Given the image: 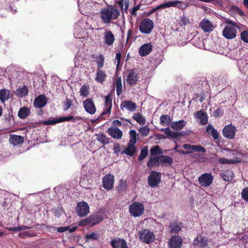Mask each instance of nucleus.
<instances>
[{
  "instance_id": "1",
  "label": "nucleus",
  "mask_w": 248,
  "mask_h": 248,
  "mask_svg": "<svg viewBox=\"0 0 248 248\" xmlns=\"http://www.w3.org/2000/svg\"><path fill=\"white\" fill-rule=\"evenodd\" d=\"M120 15V11L114 5L107 4L106 7L101 9L100 17L102 22L108 24L117 19Z\"/></svg>"
},
{
  "instance_id": "2",
  "label": "nucleus",
  "mask_w": 248,
  "mask_h": 248,
  "mask_svg": "<svg viewBox=\"0 0 248 248\" xmlns=\"http://www.w3.org/2000/svg\"><path fill=\"white\" fill-rule=\"evenodd\" d=\"M227 24L222 31L223 36L227 39H232L236 37L238 28L237 23L230 19L226 21Z\"/></svg>"
},
{
  "instance_id": "3",
  "label": "nucleus",
  "mask_w": 248,
  "mask_h": 248,
  "mask_svg": "<svg viewBox=\"0 0 248 248\" xmlns=\"http://www.w3.org/2000/svg\"><path fill=\"white\" fill-rule=\"evenodd\" d=\"M82 119V118L80 116H76L74 117L72 115H69L66 117H60L57 119H55L54 118H53L52 119H49L45 121L44 122V124L45 125H53L64 121L68 122L72 121L73 122H76L78 121H81Z\"/></svg>"
},
{
  "instance_id": "4",
  "label": "nucleus",
  "mask_w": 248,
  "mask_h": 248,
  "mask_svg": "<svg viewBox=\"0 0 248 248\" xmlns=\"http://www.w3.org/2000/svg\"><path fill=\"white\" fill-rule=\"evenodd\" d=\"M144 211V205L140 202H134L129 206V212L130 215L134 217H139L142 216Z\"/></svg>"
},
{
  "instance_id": "5",
  "label": "nucleus",
  "mask_w": 248,
  "mask_h": 248,
  "mask_svg": "<svg viewBox=\"0 0 248 248\" xmlns=\"http://www.w3.org/2000/svg\"><path fill=\"white\" fill-rule=\"evenodd\" d=\"M154 28V23L152 20L145 18L142 19L139 25L140 32L146 34H150Z\"/></svg>"
},
{
  "instance_id": "6",
  "label": "nucleus",
  "mask_w": 248,
  "mask_h": 248,
  "mask_svg": "<svg viewBox=\"0 0 248 248\" xmlns=\"http://www.w3.org/2000/svg\"><path fill=\"white\" fill-rule=\"evenodd\" d=\"M140 239L146 244H149L155 240L154 233L148 229H143L139 233Z\"/></svg>"
},
{
  "instance_id": "7",
  "label": "nucleus",
  "mask_w": 248,
  "mask_h": 248,
  "mask_svg": "<svg viewBox=\"0 0 248 248\" xmlns=\"http://www.w3.org/2000/svg\"><path fill=\"white\" fill-rule=\"evenodd\" d=\"M76 210L78 216L84 217L89 213L90 208L86 202L82 201L77 203Z\"/></svg>"
},
{
  "instance_id": "8",
  "label": "nucleus",
  "mask_w": 248,
  "mask_h": 248,
  "mask_svg": "<svg viewBox=\"0 0 248 248\" xmlns=\"http://www.w3.org/2000/svg\"><path fill=\"white\" fill-rule=\"evenodd\" d=\"M213 176L211 173H205L202 174L198 178L200 184L203 187H208L213 183Z\"/></svg>"
},
{
  "instance_id": "9",
  "label": "nucleus",
  "mask_w": 248,
  "mask_h": 248,
  "mask_svg": "<svg viewBox=\"0 0 248 248\" xmlns=\"http://www.w3.org/2000/svg\"><path fill=\"white\" fill-rule=\"evenodd\" d=\"M236 131V127L232 124H230L224 126L222 134L226 138L232 140L234 137Z\"/></svg>"
},
{
  "instance_id": "10",
  "label": "nucleus",
  "mask_w": 248,
  "mask_h": 248,
  "mask_svg": "<svg viewBox=\"0 0 248 248\" xmlns=\"http://www.w3.org/2000/svg\"><path fill=\"white\" fill-rule=\"evenodd\" d=\"M83 107L85 111L90 114H94L96 111V108L92 98H88L83 102Z\"/></svg>"
},
{
  "instance_id": "11",
  "label": "nucleus",
  "mask_w": 248,
  "mask_h": 248,
  "mask_svg": "<svg viewBox=\"0 0 248 248\" xmlns=\"http://www.w3.org/2000/svg\"><path fill=\"white\" fill-rule=\"evenodd\" d=\"M164 133L169 138L177 139L179 137L189 135V131H182L181 132H174L170 128H166L164 129Z\"/></svg>"
},
{
  "instance_id": "12",
  "label": "nucleus",
  "mask_w": 248,
  "mask_h": 248,
  "mask_svg": "<svg viewBox=\"0 0 248 248\" xmlns=\"http://www.w3.org/2000/svg\"><path fill=\"white\" fill-rule=\"evenodd\" d=\"M160 182V174L156 171H152L148 176V185L152 187H155Z\"/></svg>"
},
{
  "instance_id": "13",
  "label": "nucleus",
  "mask_w": 248,
  "mask_h": 248,
  "mask_svg": "<svg viewBox=\"0 0 248 248\" xmlns=\"http://www.w3.org/2000/svg\"><path fill=\"white\" fill-rule=\"evenodd\" d=\"M114 177L113 175L108 174L103 178V186L107 190L111 189L113 187Z\"/></svg>"
},
{
  "instance_id": "14",
  "label": "nucleus",
  "mask_w": 248,
  "mask_h": 248,
  "mask_svg": "<svg viewBox=\"0 0 248 248\" xmlns=\"http://www.w3.org/2000/svg\"><path fill=\"white\" fill-rule=\"evenodd\" d=\"M183 244V240L181 236L178 235L172 236L169 241L170 248H181Z\"/></svg>"
},
{
  "instance_id": "15",
  "label": "nucleus",
  "mask_w": 248,
  "mask_h": 248,
  "mask_svg": "<svg viewBox=\"0 0 248 248\" xmlns=\"http://www.w3.org/2000/svg\"><path fill=\"white\" fill-rule=\"evenodd\" d=\"M105 109L102 113L101 115L102 116L108 114H110L112 107L111 95L110 94H108L105 96Z\"/></svg>"
},
{
  "instance_id": "16",
  "label": "nucleus",
  "mask_w": 248,
  "mask_h": 248,
  "mask_svg": "<svg viewBox=\"0 0 248 248\" xmlns=\"http://www.w3.org/2000/svg\"><path fill=\"white\" fill-rule=\"evenodd\" d=\"M112 248H128L127 243L124 239L115 238L110 243Z\"/></svg>"
},
{
  "instance_id": "17",
  "label": "nucleus",
  "mask_w": 248,
  "mask_h": 248,
  "mask_svg": "<svg viewBox=\"0 0 248 248\" xmlns=\"http://www.w3.org/2000/svg\"><path fill=\"white\" fill-rule=\"evenodd\" d=\"M47 102V98L44 94L39 95L35 98L33 102V106L35 108H41L44 107Z\"/></svg>"
},
{
  "instance_id": "18",
  "label": "nucleus",
  "mask_w": 248,
  "mask_h": 248,
  "mask_svg": "<svg viewBox=\"0 0 248 248\" xmlns=\"http://www.w3.org/2000/svg\"><path fill=\"white\" fill-rule=\"evenodd\" d=\"M138 81V74H137L135 69H133L129 71L126 78V81L128 84L130 85H135Z\"/></svg>"
},
{
  "instance_id": "19",
  "label": "nucleus",
  "mask_w": 248,
  "mask_h": 248,
  "mask_svg": "<svg viewBox=\"0 0 248 248\" xmlns=\"http://www.w3.org/2000/svg\"><path fill=\"white\" fill-rule=\"evenodd\" d=\"M107 132L111 137L116 140L121 139L123 137L122 130L117 127L108 128Z\"/></svg>"
},
{
  "instance_id": "20",
  "label": "nucleus",
  "mask_w": 248,
  "mask_h": 248,
  "mask_svg": "<svg viewBox=\"0 0 248 248\" xmlns=\"http://www.w3.org/2000/svg\"><path fill=\"white\" fill-rule=\"evenodd\" d=\"M153 49V46L151 43L144 44L139 49V53L142 57L149 55Z\"/></svg>"
},
{
  "instance_id": "21",
  "label": "nucleus",
  "mask_w": 248,
  "mask_h": 248,
  "mask_svg": "<svg viewBox=\"0 0 248 248\" xmlns=\"http://www.w3.org/2000/svg\"><path fill=\"white\" fill-rule=\"evenodd\" d=\"M120 108L121 109L125 108L131 112H134L136 109L137 105L131 100H124L121 103Z\"/></svg>"
},
{
  "instance_id": "22",
  "label": "nucleus",
  "mask_w": 248,
  "mask_h": 248,
  "mask_svg": "<svg viewBox=\"0 0 248 248\" xmlns=\"http://www.w3.org/2000/svg\"><path fill=\"white\" fill-rule=\"evenodd\" d=\"M200 27L205 32H211L214 29L212 22L206 19H203L201 21Z\"/></svg>"
},
{
  "instance_id": "23",
  "label": "nucleus",
  "mask_w": 248,
  "mask_h": 248,
  "mask_svg": "<svg viewBox=\"0 0 248 248\" xmlns=\"http://www.w3.org/2000/svg\"><path fill=\"white\" fill-rule=\"evenodd\" d=\"M104 39L105 44L107 46L112 45L115 40L114 35L110 31H106L104 33Z\"/></svg>"
},
{
  "instance_id": "24",
  "label": "nucleus",
  "mask_w": 248,
  "mask_h": 248,
  "mask_svg": "<svg viewBox=\"0 0 248 248\" xmlns=\"http://www.w3.org/2000/svg\"><path fill=\"white\" fill-rule=\"evenodd\" d=\"M135 144V143L128 142L127 147L123 151L122 153L130 156H133L137 150Z\"/></svg>"
},
{
  "instance_id": "25",
  "label": "nucleus",
  "mask_w": 248,
  "mask_h": 248,
  "mask_svg": "<svg viewBox=\"0 0 248 248\" xmlns=\"http://www.w3.org/2000/svg\"><path fill=\"white\" fill-rule=\"evenodd\" d=\"M23 137L16 135H11L9 139V142L14 146L22 144L24 142Z\"/></svg>"
},
{
  "instance_id": "26",
  "label": "nucleus",
  "mask_w": 248,
  "mask_h": 248,
  "mask_svg": "<svg viewBox=\"0 0 248 248\" xmlns=\"http://www.w3.org/2000/svg\"><path fill=\"white\" fill-rule=\"evenodd\" d=\"M31 113V109L28 107L24 106L19 108L17 116L20 119H24L30 116Z\"/></svg>"
},
{
  "instance_id": "27",
  "label": "nucleus",
  "mask_w": 248,
  "mask_h": 248,
  "mask_svg": "<svg viewBox=\"0 0 248 248\" xmlns=\"http://www.w3.org/2000/svg\"><path fill=\"white\" fill-rule=\"evenodd\" d=\"M159 162L162 167L171 166L173 163L172 158L168 155H161L159 156Z\"/></svg>"
},
{
  "instance_id": "28",
  "label": "nucleus",
  "mask_w": 248,
  "mask_h": 248,
  "mask_svg": "<svg viewBox=\"0 0 248 248\" xmlns=\"http://www.w3.org/2000/svg\"><path fill=\"white\" fill-rule=\"evenodd\" d=\"M170 232L172 233H178L183 227V223L178 221H174L170 224Z\"/></svg>"
},
{
  "instance_id": "29",
  "label": "nucleus",
  "mask_w": 248,
  "mask_h": 248,
  "mask_svg": "<svg viewBox=\"0 0 248 248\" xmlns=\"http://www.w3.org/2000/svg\"><path fill=\"white\" fill-rule=\"evenodd\" d=\"M197 118L200 120V123L202 125H205L208 121V117L206 112L203 110H200L197 112Z\"/></svg>"
},
{
  "instance_id": "30",
  "label": "nucleus",
  "mask_w": 248,
  "mask_h": 248,
  "mask_svg": "<svg viewBox=\"0 0 248 248\" xmlns=\"http://www.w3.org/2000/svg\"><path fill=\"white\" fill-rule=\"evenodd\" d=\"M107 76V74L105 71L101 70V69H97L95 80L99 83H103L106 80Z\"/></svg>"
},
{
  "instance_id": "31",
  "label": "nucleus",
  "mask_w": 248,
  "mask_h": 248,
  "mask_svg": "<svg viewBox=\"0 0 248 248\" xmlns=\"http://www.w3.org/2000/svg\"><path fill=\"white\" fill-rule=\"evenodd\" d=\"M183 148L186 150H192L197 152L205 153L206 152L205 149L201 145H190L188 144H185L183 145Z\"/></svg>"
},
{
  "instance_id": "32",
  "label": "nucleus",
  "mask_w": 248,
  "mask_h": 248,
  "mask_svg": "<svg viewBox=\"0 0 248 248\" xmlns=\"http://www.w3.org/2000/svg\"><path fill=\"white\" fill-rule=\"evenodd\" d=\"M220 176L222 177L224 181L229 182L232 180L234 176V174L231 170H227L224 172L220 173Z\"/></svg>"
},
{
  "instance_id": "33",
  "label": "nucleus",
  "mask_w": 248,
  "mask_h": 248,
  "mask_svg": "<svg viewBox=\"0 0 248 248\" xmlns=\"http://www.w3.org/2000/svg\"><path fill=\"white\" fill-rule=\"evenodd\" d=\"M206 131L209 135H210L214 140H216L218 139L219 134L212 125L210 124H208L206 127Z\"/></svg>"
},
{
  "instance_id": "34",
  "label": "nucleus",
  "mask_w": 248,
  "mask_h": 248,
  "mask_svg": "<svg viewBox=\"0 0 248 248\" xmlns=\"http://www.w3.org/2000/svg\"><path fill=\"white\" fill-rule=\"evenodd\" d=\"M159 159V156L154 157L150 156L147 163V166L151 168L159 166L160 165Z\"/></svg>"
},
{
  "instance_id": "35",
  "label": "nucleus",
  "mask_w": 248,
  "mask_h": 248,
  "mask_svg": "<svg viewBox=\"0 0 248 248\" xmlns=\"http://www.w3.org/2000/svg\"><path fill=\"white\" fill-rule=\"evenodd\" d=\"M186 124V122L183 120L173 122L171 124V127L174 130H180L185 126Z\"/></svg>"
},
{
  "instance_id": "36",
  "label": "nucleus",
  "mask_w": 248,
  "mask_h": 248,
  "mask_svg": "<svg viewBox=\"0 0 248 248\" xmlns=\"http://www.w3.org/2000/svg\"><path fill=\"white\" fill-rule=\"evenodd\" d=\"M90 217L92 226L98 224L103 220V217L100 214H92Z\"/></svg>"
},
{
  "instance_id": "37",
  "label": "nucleus",
  "mask_w": 248,
  "mask_h": 248,
  "mask_svg": "<svg viewBox=\"0 0 248 248\" xmlns=\"http://www.w3.org/2000/svg\"><path fill=\"white\" fill-rule=\"evenodd\" d=\"M194 241L195 244H199L200 247L204 248L208 246V239L206 237L201 236L199 239L197 237Z\"/></svg>"
},
{
  "instance_id": "38",
  "label": "nucleus",
  "mask_w": 248,
  "mask_h": 248,
  "mask_svg": "<svg viewBox=\"0 0 248 248\" xmlns=\"http://www.w3.org/2000/svg\"><path fill=\"white\" fill-rule=\"evenodd\" d=\"M92 57L96 60V62L97 69H101L103 67L105 63V58L103 55L100 54L98 56L95 57V55L93 54L92 55Z\"/></svg>"
},
{
  "instance_id": "39",
  "label": "nucleus",
  "mask_w": 248,
  "mask_h": 248,
  "mask_svg": "<svg viewBox=\"0 0 248 248\" xmlns=\"http://www.w3.org/2000/svg\"><path fill=\"white\" fill-rule=\"evenodd\" d=\"M116 3L119 5L122 11L124 10L125 13H127L129 5V0H120Z\"/></svg>"
},
{
  "instance_id": "40",
  "label": "nucleus",
  "mask_w": 248,
  "mask_h": 248,
  "mask_svg": "<svg viewBox=\"0 0 248 248\" xmlns=\"http://www.w3.org/2000/svg\"><path fill=\"white\" fill-rule=\"evenodd\" d=\"M96 139L104 145H107L109 143V139L103 133L97 135Z\"/></svg>"
},
{
  "instance_id": "41",
  "label": "nucleus",
  "mask_w": 248,
  "mask_h": 248,
  "mask_svg": "<svg viewBox=\"0 0 248 248\" xmlns=\"http://www.w3.org/2000/svg\"><path fill=\"white\" fill-rule=\"evenodd\" d=\"M132 118L140 124L143 125L146 123L145 119L140 113H134Z\"/></svg>"
},
{
  "instance_id": "42",
  "label": "nucleus",
  "mask_w": 248,
  "mask_h": 248,
  "mask_svg": "<svg viewBox=\"0 0 248 248\" xmlns=\"http://www.w3.org/2000/svg\"><path fill=\"white\" fill-rule=\"evenodd\" d=\"M177 3V2L168 1L166 3H163L157 6L156 7H155V8L157 11L160 9H165L166 8L170 7L171 6H176V4Z\"/></svg>"
},
{
  "instance_id": "43",
  "label": "nucleus",
  "mask_w": 248,
  "mask_h": 248,
  "mask_svg": "<svg viewBox=\"0 0 248 248\" xmlns=\"http://www.w3.org/2000/svg\"><path fill=\"white\" fill-rule=\"evenodd\" d=\"M28 93V89L27 87L23 88H19L16 89V94L20 97L25 96L27 95Z\"/></svg>"
},
{
  "instance_id": "44",
  "label": "nucleus",
  "mask_w": 248,
  "mask_h": 248,
  "mask_svg": "<svg viewBox=\"0 0 248 248\" xmlns=\"http://www.w3.org/2000/svg\"><path fill=\"white\" fill-rule=\"evenodd\" d=\"M116 93L118 96H119L122 93V84L121 77H118L116 81Z\"/></svg>"
},
{
  "instance_id": "45",
  "label": "nucleus",
  "mask_w": 248,
  "mask_h": 248,
  "mask_svg": "<svg viewBox=\"0 0 248 248\" xmlns=\"http://www.w3.org/2000/svg\"><path fill=\"white\" fill-rule=\"evenodd\" d=\"M218 162L221 164H235L239 162V161L235 159H228L224 158H219Z\"/></svg>"
},
{
  "instance_id": "46",
  "label": "nucleus",
  "mask_w": 248,
  "mask_h": 248,
  "mask_svg": "<svg viewBox=\"0 0 248 248\" xmlns=\"http://www.w3.org/2000/svg\"><path fill=\"white\" fill-rule=\"evenodd\" d=\"M8 91L6 89L0 90V100L3 102L8 100L9 98Z\"/></svg>"
},
{
  "instance_id": "47",
  "label": "nucleus",
  "mask_w": 248,
  "mask_h": 248,
  "mask_svg": "<svg viewBox=\"0 0 248 248\" xmlns=\"http://www.w3.org/2000/svg\"><path fill=\"white\" fill-rule=\"evenodd\" d=\"M77 229V227L75 226L72 228H70V226H66V227H58L57 228V231L59 232H63L66 231H69L70 232H73L76 231Z\"/></svg>"
},
{
  "instance_id": "48",
  "label": "nucleus",
  "mask_w": 248,
  "mask_h": 248,
  "mask_svg": "<svg viewBox=\"0 0 248 248\" xmlns=\"http://www.w3.org/2000/svg\"><path fill=\"white\" fill-rule=\"evenodd\" d=\"M148 153V149L147 146L144 147L141 150L140 154L138 156V160L142 161L147 156Z\"/></svg>"
},
{
  "instance_id": "49",
  "label": "nucleus",
  "mask_w": 248,
  "mask_h": 248,
  "mask_svg": "<svg viewBox=\"0 0 248 248\" xmlns=\"http://www.w3.org/2000/svg\"><path fill=\"white\" fill-rule=\"evenodd\" d=\"M80 95L87 97L89 94V87L88 86L83 85L80 89Z\"/></svg>"
},
{
  "instance_id": "50",
  "label": "nucleus",
  "mask_w": 248,
  "mask_h": 248,
  "mask_svg": "<svg viewBox=\"0 0 248 248\" xmlns=\"http://www.w3.org/2000/svg\"><path fill=\"white\" fill-rule=\"evenodd\" d=\"M160 124L164 125L165 124H169L170 122V116L168 115H162L160 117Z\"/></svg>"
},
{
  "instance_id": "51",
  "label": "nucleus",
  "mask_w": 248,
  "mask_h": 248,
  "mask_svg": "<svg viewBox=\"0 0 248 248\" xmlns=\"http://www.w3.org/2000/svg\"><path fill=\"white\" fill-rule=\"evenodd\" d=\"M130 140L129 142L136 143L137 141V133L135 130H131L129 131Z\"/></svg>"
},
{
  "instance_id": "52",
  "label": "nucleus",
  "mask_w": 248,
  "mask_h": 248,
  "mask_svg": "<svg viewBox=\"0 0 248 248\" xmlns=\"http://www.w3.org/2000/svg\"><path fill=\"white\" fill-rule=\"evenodd\" d=\"M151 155H156L162 153L161 149L158 146L152 147L150 150Z\"/></svg>"
},
{
  "instance_id": "53",
  "label": "nucleus",
  "mask_w": 248,
  "mask_h": 248,
  "mask_svg": "<svg viewBox=\"0 0 248 248\" xmlns=\"http://www.w3.org/2000/svg\"><path fill=\"white\" fill-rule=\"evenodd\" d=\"M127 188V183L126 181L121 180L118 186L119 191H124Z\"/></svg>"
},
{
  "instance_id": "54",
  "label": "nucleus",
  "mask_w": 248,
  "mask_h": 248,
  "mask_svg": "<svg viewBox=\"0 0 248 248\" xmlns=\"http://www.w3.org/2000/svg\"><path fill=\"white\" fill-rule=\"evenodd\" d=\"M89 224L92 225L91 220L90 216L83 220L79 221L78 225L80 226H86Z\"/></svg>"
},
{
  "instance_id": "55",
  "label": "nucleus",
  "mask_w": 248,
  "mask_h": 248,
  "mask_svg": "<svg viewBox=\"0 0 248 248\" xmlns=\"http://www.w3.org/2000/svg\"><path fill=\"white\" fill-rule=\"evenodd\" d=\"M63 105L64 110L66 111L72 105V101L70 99L66 98V100L63 102Z\"/></svg>"
},
{
  "instance_id": "56",
  "label": "nucleus",
  "mask_w": 248,
  "mask_h": 248,
  "mask_svg": "<svg viewBox=\"0 0 248 248\" xmlns=\"http://www.w3.org/2000/svg\"><path fill=\"white\" fill-rule=\"evenodd\" d=\"M99 237V235L95 232H92L91 234H87L85 235V238L87 240L91 239L97 240Z\"/></svg>"
},
{
  "instance_id": "57",
  "label": "nucleus",
  "mask_w": 248,
  "mask_h": 248,
  "mask_svg": "<svg viewBox=\"0 0 248 248\" xmlns=\"http://www.w3.org/2000/svg\"><path fill=\"white\" fill-rule=\"evenodd\" d=\"M241 39L245 43H248V31L244 30L240 34Z\"/></svg>"
},
{
  "instance_id": "58",
  "label": "nucleus",
  "mask_w": 248,
  "mask_h": 248,
  "mask_svg": "<svg viewBox=\"0 0 248 248\" xmlns=\"http://www.w3.org/2000/svg\"><path fill=\"white\" fill-rule=\"evenodd\" d=\"M140 135L142 137L147 136L150 132V129L147 126H144L141 127L140 130Z\"/></svg>"
},
{
  "instance_id": "59",
  "label": "nucleus",
  "mask_w": 248,
  "mask_h": 248,
  "mask_svg": "<svg viewBox=\"0 0 248 248\" xmlns=\"http://www.w3.org/2000/svg\"><path fill=\"white\" fill-rule=\"evenodd\" d=\"M241 196L244 201L248 202V187H246L242 190Z\"/></svg>"
},
{
  "instance_id": "60",
  "label": "nucleus",
  "mask_w": 248,
  "mask_h": 248,
  "mask_svg": "<svg viewBox=\"0 0 248 248\" xmlns=\"http://www.w3.org/2000/svg\"><path fill=\"white\" fill-rule=\"evenodd\" d=\"M179 23L181 26H186L189 23V20L186 16H182L180 19Z\"/></svg>"
},
{
  "instance_id": "61",
  "label": "nucleus",
  "mask_w": 248,
  "mask_h": 248,
  "mask_svg": "<svg viewBox=\"0 0 248 248\" xmlns=\"http://www.w3.org/2000/svg\"><path fill=\"white\" fill-rule=\"evenodd\" d=\"M19 237L21 238H25L26 237H33L35 236L36 235L35 233H31L28 232H21L19 234Z\"/></svg>"
},
{
  "instance_id": "62",
  "label": "nucleus",
  "mask_w": 248,
  "mask_h": 248,
  "mask_svg": "<svg viewBox=\"0 0 248 248\" xmlns=\"http://www.w3.org/2000/svg\"><path fill=\"white\" fill-rule=\"evenodd\" d=\"M12 119H14L12 111H9L8 114L4 115V121L7 123H10Z\"/></svg>"
},
{
  "instance_id": "63",
  "label": "nucleus",
  "mask_w": 248,
  "mask_h": 248,
  "mask_svg": "<svg viewBox=\"0 0 248 248\" xmlns=\"http://www.w3.org/2000/svg\"><path fill=\"white\" fill-rule=\"evenodd\" d=\"M232 9L235 11L236 13H237L239 15H240L241 16H245V13L244 12L240 9L238 7L233 6L232 7Z\"/></svg>"
},
{
  "instance_id": "64",
  "label": "nucleus",
  "mask_w": 248,
  "mask_h": 248,
  "mask_svg": "<svg viewBox=\"0 0 248 248\" xmlns=\"http://www.w3.org/2000/svg\"><path fill=\"white\" fill-rule=\"evenodd\" d=\"M224 112L220 108H217L214 113V116L216 118H218L222 116L223 115Z\"/></svg>"
}]
</instances>
